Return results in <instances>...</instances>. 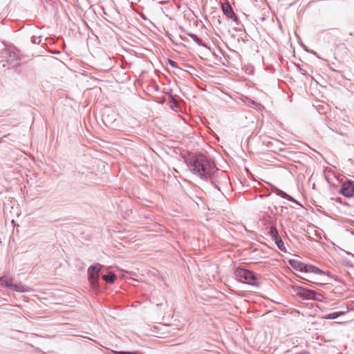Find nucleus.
Returning <instances> with one entry per match:
<instances>
[{"instance_id": "1", "label": "nucleus", "mask_w": 354, "mask_h": 354, "mask_svg": "<svg viewBox=\"0 0 354 354\" xmlns=\"http://www.w3.org/2000/svg\"><path fill=\"white\" fill-rule=\"evenodd\" d=\"M214 165L205 156L200 155L194 164V171L201 177L207 178L214 171Z\"/></svg>"}, {"instance_id": "2", "label": "nucleus", "mask_w": 354, "mask_h": 354, "mask_svg": "<svg viewBox=\"0 0 354 354\" xmlns=\"http://www.w3.org/2000/svg\"><path fill=\"white\" fill-rule=\"evenodd\" d=\"M235 275L237 279L242 283L253 286L257 284V278L255 274L248 270L237 268L235 270Z\"/></svg>"}, {"instance_id": "3", "label": "nucleus", "mask_w": 354, "mask_h": 354, "mask_svg": "<svg viewBox=\"0 0 354 354\" xmlns=\"http://www.w3.org/2000/svg\"><path fill=\"white\" fill-rule=\"evenodd\" d=\"M102 269V266L99 263L90 266L88 269V280L92 286L95 287L97 285L99 272Z\"/></svg>"}, {"instance_id": "4", "label": "nucleus", "mask_w": 354, "mask_h": 354, "mask_svg": "<svg viewBox=\"0 0 354 354\" xmlns=\"http://www.w3.org/2000/svg\"><path fill=\"white\" fill-rule=\"evenodd\" d=\"M13 279L11 277L7 276H3L0 278V286L6 288H10L15 290L23 292L24 288L21 285L13 284Z\"/></svg>"}, {"instance_id": "5", "label": "nucleus", "mask_w": 354, "mask_h": 354, "mask_svg": "<svg viewBox=\"0 0 354 354\" xmlns=\"http://www.w3.org/2000/svg\"><path fill=\"white\" fill-rule=\"evenodd\" d=\"M339 193L347 198H351L354 195V183L346 181L342 185Z\"/></svg>"}, {"instance_id": "6", "label": "nucleus", "mask_w": 354, "mask_h": 354, "mask_svg": "<svg viewBox=\"0 0 354 354\" xmlns=\"http://www.w3.org/2000/svg\"><path fill=\"white\" fill-rule=\"evenodd\" d=\"M297 295L306 299H315L317 292L314 290L299 288L297 289Z\"/></svg>"}, {"instance_id": "7", "label": "nucleus", "mask_w": 354, "mask_h": 354, "mask_svg": "<svg viewBox=\"0 0 354 354\" xmlns=\"http://www.w3.org/2000/svg\"><path fill=\"white\" fill-rule=\"evenodd\" d=\"M222 10L228 18L234 21L236 19V17L233 11V9L228 3L222 4Z\"/></svg>"}, {"instance_id": "8", "label": "nucleus", "mask_w": 354, "mask_h": 354, "mask_svg": "<svg viewBox=\"0 0 354 354\" xmlns=\"http://www.w3.org/2000/svg\"><path fill=\"white\" fill-rule=\"evenodd\" d=\"M289 264L296 270L305 272L307 270L308 265H305L297 260L291 259L289 261Z\"/></svg>"}, {"instance_id": "9", "label": "nucleus", "mask_w": 354, "mask_h": 354, "mask_svg": "<svg viewBox=\"0 0 354 354\" xmlns=\"http://www.w3.org/2000/svg\"><path fill=\"white\" fill-rule=\"evenodd\" d=\"M306 272H312L316 274H326L325 272L311 265H308Z\"/></svg>"}, {"instance_id": "10", "label": "nucleus", "mask_w": 354, "mask_h": 354, "mask_svg": "<svg viewBox=\"0 0 354 354\" xmlns=\"http://www.w3.org/2000/svg\"><path fill=\"white\" fill-rule=\"evenodd\" d=\"M345 314V312H335V313H330V314H328V315H326L325 316H324V319H335L341 315H343Z\"/></svg>"}, {"instance_id": "11", "label": "nucleus", "mask_w": 354, "mask_h": 354, "mask_svg": "<svg viewBox=\"0 0 354 354\" xmlns=\"http://www.w3.org/2000/svg\"><path fill=\"white\" fill-rule=\"evenodd\" d=\"M102 279L108 283H113L115 279V275L114 274H109L107 275H103Z\"/></svg>"}, {"instance_id": "12", "label": "nucleus", "mask_w": 354, "mask_h": 354, "mask_svg": "<svg viewBox=\"0 0 354 354\" xmlns=\"http://www.w3.org/2000/svg\"><path fill=\"white\" fill-rule=\"evenodd\" d=\"M269 234L272 239L278 235V232L277 228L274 227H271L269 231Z\"/></svg>"}, {"instance_id": "13", "label": "nucleus", "mask_w": 354, "mask_h": 354, "mask_svg": "<svg viewBox=\"0 0 354 354\" xmlns=\"http://www.w3.org/2000/svg\"><path fill=\"white\" fill-rule=\"evenodd\" d=\"M277 247L282 251H286V248L283 244V242L281 241H279L278 243H276Z\"/></svg>"}, {"instance_id": "14", "label": "nucleus", "mask_w": 354, "mask_h": 354, "mask_svg": "<svg viewBox=\"0 0 354 354\" xmlns=\"http://www.w3.org/2000/svg\"><path fill=\"white\" fill-rule=\"evenodd\" d=\"M273 240H274V242L277 243H278L279 241H281V237H280V236H279V234H278L276 237H274V238L273 239Z\"/></svg>"}, {"instance_id": "15", "label": "nucleus", "mask_w": 354, "mask_h": 354, "mask_svg": "<svg viewBox=\"0 0 354 354\" xmlns=\"http://www.w3.org/2000/svg\"><path fill=\"white\" fill-rule=\"evenodd\" d=\"M169 63L171 66H175V62L174 61L169 60Z\"/></svg>"}, {"instance_id": "16", "label": "nucleus", "mask_w": 354, "mask_h": 354, "mask_svg": "<svg viewBox=\"0 0 354 354\" xmlns=\"http://www.w3.org/2000/svg\"><path fill=\"white\" fill-rule=\"evenodd\" d=\"M316 283H318V284H323L324 283H322V282H315Z\"/></svg>"}]
</instances>
